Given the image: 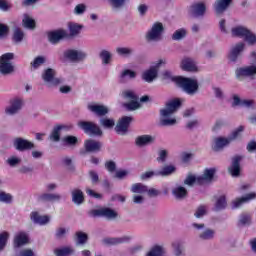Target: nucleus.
I'll return each mask as SVG.
<instances>
[{"label":"nucleus","mask_w":256,"mask_h":256,"mask_svg":"<svg viewBox=\"0 0 256 256\" xmlns=\"http://www.w3.org/2000/svg\"><path fill=\"white\" fill-rule=\"evenodd\" d=\"M181 107L179 98L168 101L164 108L160 110V125L162 127H171L177 124V118L173 114Z\"/></svg>","instance_id":"f257e3e1"},{"label":"nucleus","mask_w":256,"mask_h":256,"mask_svg":"<svg viewBox=\"0 0 256 256\" xmlns=\"http://www.w3.org/2000/svg\"><path fill=\"white\" fill-rule=\"evenodd\" d=\"M76 237L78 245H85V243H87V239H89L87 233L84 232H77Z\"/></svg>","instance_id":"052dcab7"},{"label":"nucleus","mask_w":256,"mask_h":256,"mask_svg":"<svg viewBox=\"0 0 256 256\" xmlns=\"http://www.w3.org/2000/svg\"><path fill=\"white\" fill-rule=\"evenodd\" d=\"M135 143L138 147H145L151 145V143H155V137L151 135H141L136 138Z\"/></svg>","instance_id":"2f4dec72"},{"label":"nucleus","mask_w":256,"mask_h":256,"mask_svg":"<svg viewBox=\"0 0 256 256\" xmlns=\"http://www.w3.org/2000/svg\"><path fill=\"white\" fill-rule=\"evenodd\" d=\"M122 96L127 101H130L129 103L125 104V107L128 109V111H135L136 109H139L141 105L139 104V98L137 97V94L131 90H125L122 92Z\"/></svg>","instance_id":"ddd939ff"},{"label":"nucleus","mask_w":256,"mask_h":256,"mask_svg":"<svg viewBox=\"0 0 256 256\" xmlns=\"http://www.w3.org/2000/svg\"><path fill=\"white\" fill-rule=\"evenodd\" d=\"M30 219L36 225H47L51 219L47 215H41L37 211H33L30 213Z\"/></svg>","instance_id":"393cba45"},{"label":"nucleus","mask_w":256,"mask_h":256,"mask_svg":"<svg viewBox=\"0 0 256 256\" xmlns=\"http://www.w3.org/2000/svg\"><path fill=\"white\" fill-rule=\"evenodd\" d=\"M63 130L62 125L55 126L49 136L50 141L54 143H59L61 141V131Z\"/></svg>","instance_id":"4c0bfd02"},{"label":"nucleus","mask_w":256,"mask_h":256,"mask_svg":"<svg viewBox=\"0 0 256 256\" xmlns=\"http://www.w3.org/2000/svg\"><path fill=\"white\" fill-rule=\"evenodd\" d=\"M197 179H199V176L189 175L184 180V185H188L189 187H191L192 185H195V183H197Z\"/></svg>","instance_id":"338daca9"},{"label":"nucleus","mask_w":256,"mask_h":256,"mask_svg":"<svg viewBox=\"0 0 256 256\" xmlns=\"http://www.w3.org/2000/svg\"><path fill=\"white\" fill-rule=\"evenodd\" d=\"M72 201L73 203H75V205H82V203L85 201L83 191H81L80 189L72 190Z\"/></svg>","instance_id":"e433bc0d"},{"label":"nucleus","mask_w":256,"mask_h":256,"mask_svg":"<svg viewBox=\"0 0 256 256\" xmlns=\"http://www.w3.org/2000/svg\"><path fill=\"white\" fill-rule=\"evenodd\" d=\"M68 29L72 37H77V35L81 33V30L83 29V25L77 24L75 22H69Z\"/></svg>","instance_id":"a19ab883"},{"label":"nucleus","mask_w":256,"mask_h":256,"mask_svg":"<svg viewBox=\"0 0 256 256\" xmlns=\"http://www.w3.org/2000/svg\"><path fill=\"white\" fill-rule=\"evenodd\" d=\"M227 208V198L225 195H220L215 198L214 211H223Z\"/></svg>","instance_id":"f704fd0d"},{"label":"nucleus","mask_w":256,"mask_h":256,"mask_svg":"<svg viewBox=\"0 0 256 256\" xmlns=\"http://www.w3.org/2000/svg\"><path fill=\"white\" fill-rule=\"evenodd\" d=\"M241 161H243V156H234L232 158V164L228 168V171L232 177H239L241 173Z\"/></svg>","instance_id":"aec40b11"},{"label":"nucleus","mask_w":256,"mask_h":256,"mask_svg":"<svg viewBox=\"0 0 256 256\" xmlns=\"http://www.w3.org/2000/svg\"><path fill=\"white\" fill-rule=\"evenodd\" d=\"M131 121H133V117L131 116L122 117L115 127L116 133H118V135H125L129 130V125H131Z\"/></svg>","instance_id":"f3484780"},{"label":"nucleus","mask_w":256,"mask_h":256,"mask_svg":"<svg viewBox=\"0 0 256 256\" xmlns=\"http://www.w3.org/2000/svg\"><path fill=\"white\" fill-rule=\"evenodd\" d=\"M112 57L113 54H111V52H109L108 50H102L100 52V59L103 65H109V63H111Z\"/></svg>","instance_id":"49530a36"},{"label":"nucleus","mask_w":256,"mask_h":256,"mask_svg":"<svg viewBox=\"0 0 256 256\" xmlns=\"http://www.w3.org/2000/svg\"><path fill=\"white\" fill-rule=\"evenodd\" d=\"M64 57L71 63H81L87 59V52L79 49H68L64 52Z\"/></svg>","instance_id":"f8f14e48"},{"label":"nucleus","mask_w":256,"mask_h":256,"mask_svg":"<svg viewBox=\"0 0 256 256\" xmlns=\"http://www.w3.org/2000/svg\"><path fill=\"white\" fill-rule=\"evenodd\" d=\"M71 253H73V249L71 247L55 250L56 256H67V255H71Z\"/></svg>","instance_id":"680f3d73"},{"label":"nucleus","mask_w":256,"mask_h":256,"mask_svg":"<svg viewBox=\"0 0 256 256\" xmlns=\"http://www.w3.org/2000/svg\"><path fill=\"white\" fill-rule=\"evenodd\" d=\"M246 43H248V45H256V33L252 32L251 30H248V32H246V36L244 37Z\"/></svg>","instance_id":"864d4df0"},{"label":"nucleus","mask_w":256,"mask_h":256,"mask_svg":"<svg viewBox=\"0 0 256 256\" xmlns=\"http://www.w3.org/2000/svg\"><path fill=\"white\" fill-rule=\"evenodd\" d=\"M137 77V72L129 69H124L120 74V79L124 81L125 79H135Z\"/></svg>","instance_id":"3c124183"},{"label":"nucleus","mask_w":256,"mask_h":256,"mask_svg":"<svg viewBox=\"0 0 256 256\" xmlns=\"http://www.w3.org/2000/svg\"><path fill=\"white\" fill-rule=\"evenodd\" d=\"M164 65H167V59L162 58L158 61L154 62L152 66L143 72L142 79L146 81V83H153L155 79H157V73L159 71L160 67H164Z\"/></svg>","instance_id":"39448f33"},{"label":"nucleus","mask_w":256,"mask_h":256,"mask_svg":"<svg viewBox=\"0 0 256 256\" xmlns=\"http://www.w3.org/2000/svg\"><path fill=\"white\" fill-rule=\"evenodd\" d=\"M88 109L91 111V113H94V115H97L98 117H103L109 113V108L101 104H89Z\"/></svg>","instance_id":"b1692460"},{"label":"nucleus","mask_w":256,"mask_h":256,"mask_svg":"<svg viewBox=\"0 0 256 256\" xmlns=\"http://www.w3.org/2000/svg\"><path fill=\"white\" fill-rule=\"evenodd\" d=\"M177 171V168L173 165L164 166L161 170H158V177H169Z\"/></svg>","instance_id":"ea45409f"},{"label":"nucleus","mask_w":256,"mask_h":256,"mask_svg":"<svg viewBox=\"0 0 256 256\" xmlns=\"http://www.w3.org/2000/svg\"><path fill=\"white\" fill-rule=\"evenodd\" d=\"M186 36L187 30L185 28H180L173 33L172 39L173 41H181V39H185Z\"/></svg>","instance_id":"09e8293b"},{"label":"nucleus","mask_w":256,"mask_h":256,"mask_svg":"<svg viewBox=\"0 0 256 256\" xmlns=\"http://www.w3.org/2000/svg\"><path fill=\"white\" fill-rule=\"evenodd\" d=\"M192 228L197 231L200 241H213L215 239V229L207 228L203 223H192Z\"/></svg>","instance_id":"0eeeda50"},{"label":"nucleus","mask_w":256,"mask_h":256,"mask_svg":"<svg viewBox=\"0 0 256 256\" xmlns=\"http://www.w3.org/2000/svg\"><path fill=\"white\" fill-rule=\"evenodd\" d=\"M23 37H25V33H23L21 29L15 28L13 34L15 43H21V41H23Z\"/></svg>","instance_id":"4d7b16f0"},{"label":"nucleus","mask_w":256,"mask_h":256,"mask_svg":"<svg viewBox=\"0 0 256 256\" xmlns=\"http://www.w3.org/2000/svg\"><path fill=\"white\" fill-rule=\"evenodd\" d=\"M91 217H106V219H117V212L111 208H101L90 211Z\"/></svg>","instance_id":"2eb2a0df"},{"label":"nucleus","mask_w":256,"mask_h":256,"mask_svg":"<svg viewBox=\"0 0 256 256\" xmlns=\"http://www.w3.org/2000/svg\"><path fill=\"white\" fill-rule=\"evenodd\" d=\"M85 150L88 153H97L101 151V147H103V144L97 140H86L84 143Z\"/></svg>","instance_id":"bb28decb"},{"label":"nucleus","mask_w":256,"mask_h":256,"mask_svg":"<svg viewBox=\"0 0 256 256\" xmlns=\"http://www.w3.org/2000/svg\"><path fill=\"white\" fill-rule=\"evenodd\" d=\"M245 131L243 126H239L236 130L232 132V134L228 138L218 137L214 139V143L212 145L213 151H221L224 147H227L231 141H235V139H239L241 134Z\"/></svg>","instance_id":"7ed1b4c3"},{"label":"nucleus","mask_w":256,"mask_h":256,"mask_svg":"<svg viewBox=\"0 0 256 256\" xmlns=\"http://www.w3.org/2000/svg\"><path fill=\"white\" fill-rule=\"evenodd\" d=\"M100 125L101 127H104V129H113V127H115V120L104 117L100 119Z\"/></svg>","instance_id":"de8ad7c7"},{"label":"nucleus","mask_w":256,"mask_h":256,"mask_svg":"<svg viewBox=\"0 0 256 256\" xmlns=\"http://www.w3.org/2000/svg\"><path fill=\"white\" fill-rule=\"evenodd\" d=\"M109 3L112 9L117 11V9H121L125 5V0H109Z\"/></svg>","instance_id":"e2e57ef3"},{"label":"nucleus","mask_w":256,"mask_h":256,"mask_svg":"<svg viewBox=\"0 0 256 256\" xmlns=\"http://www.w3.org/2000/svg\"><path fill=\"white\" fill-rule=\"evenodd\" d=\"M68 37L67 30L58 29L48 33V41L52 43V45H57L59 41Z\"/></svg>","instance_id":"6ab92c4d"},{"label":"nucleus","mask_w":256,"mask_h":256,"mask_svg":"<svg viewBox=\"0 0 256 256\" xmlns=\"http://www.w3.org/2000/svg\"><path fill=\"white\" fill-rule=\"evenodd\" d=\"M233 0H216L214 3V10L217 15H221V13H225L227 9L231 6Z\"/></svg>","instance_id":"cd10ccee"},{"label":"nucleus","mask_w":256,"mask_h":256,"mask_svg":"<svg viewBox=\"0 0 256 256\" xmlns=\"http://www.w3.org/2000/svg\"><path fill=\"white\" fill-rule=\"evenodd\" d=\"M13 145L17 151H29L35 149V144L33 142L21 137L15 138L13 140Z\"/></svg>","instance_id":"a211bd4d"},{"label":"nucleus","mask_w":256,"mask_h":256,"mask_svg":"<svg viewBox=\"0 0 256 256\" xmlns=\"http://www.w3.org/2000/svg\"><path fill=\"white\" fill-rule=\"evenodd\" d=\"M61 195L57 193H43L38 197V201H59Z\"/></svg>","instance_id":"58836bf2"},{"label":"nucleus","mask_w":256,"mask_h":256,"mask_svg":"<svg viewBox=\"0 0 256 256\" xmlns=\"http://www.w3.org/2000/svg\"><path fill=\"white\" fill-rule=\"evenodd\" d=\"M29 243V236L25 232H18L14 237V247H22Z\"/></svg>","instance_id":"473e14b6"},{"label":"nucleus","mask_w":256,"mask_h":256,"mask_svg":"<svg viewBox=\"0 0 256 256\" xmlns=\"http://www.w3.org/2000/svg\"><path fill=\"white\" fill-rule=\"evenodd\" d=\"M253 199H256L255 192L246 194L245 196H243L241 198L235 199L232 202V207H233V209H239V207H241V205H243L244 203H249V201H253Z\"/></svg>","instance_id":"c756f323"},{"label":"nucleus","mask_w":256,"mask_h":256,"mask_svg":"<svg viewBox=\"0 0 256 256\" xmlns=\"http://www.w3.org/2000/svg\"><path fill=\"white\" fill-rule=\"evenodd\" d=\"M77 137L75 136H65L62 138L61 143L64 145V147H74V145H77Z\"/></svg>","instance_id":"a18cd8bd"},{"label":"nucleus","mask_w":256,"mask_h":256,"mask_svg":"<svg viewBox=\"0 0 256 256\" xmlns=\"http://www.w3.org/2000/svg\"><path fill=\"white\" fill-rule=\"evenodd\" d=\"M22 23L26 29H35V19L29 14H24Z\"/></svg>","instance_id":"37998d69"},{"label":"nucleus","mask_w":256,"mask_h":256,"mask_svg":"<svg viewBox=\"0 0 256 256\" xmlns=\"http://www.w3.org/2000/svg\"><path fill=\"white\" fill-rule=\"evenodd\" d=\"M180 67L183 71H188L190 73H197V71H199L197 62L192 58H183Z\"/></svg>","instance_id":"4be33fe9"},{"label":"nucleus","mask_w":256,"mask_h":256,"mask_svg":"<svg viewBox=\"0 0 256 256\" xmlns=\"http://www.w3.org/2000/svg\"><path fill=\"white\" fill-rule=\"evenodd\" d=\"M235 75L237 79H246L247 77L253 79L256 75V65L252 64L249 66L239 67L236 69Z\"/></svg>","instance_id":"4468645a"},{"label":"nucleus","mask_w":256,"mask_h":256,"mask_svg":"<svg viewBox=\"0 0 256 256\" xmlns=\"http://www.w3.org/2000/svg\"><path fill=\"white\" fill-rule=\"evenodd\" d=\"M132 193H147V186L142 183L133 184L131 187Z\"/></svg>","instance_id":"603ef678"},{"label":"nucleus","mask_w":256,"mask_h":256,"mask_svg":"<svg viewBox=\"0 0 256 256\" xmlns=\"http://www.w3.org/2000/svg\"><path fill=\"white\" fill-rule=\"evenodd\" d=\"M153 177H159L158 170L156 171H146L140 175L142 181H147V179H153Z\"/></svg>","instance_id":"5fc2aeb1"},{"label":"nucleus","mask_w":256,"mask_h":256,"mask_svg":"<svg viewBox=\"0 0 256 256\" xmlns=\"http://www.w3.org/2000/svg\"><path fill=\"white\" fill-rule=\"evenodd\" d=\"M9 240V232L0 233V251H3L7 246V241Z\"/></svg>","instance_id":"6e6d98bb"},{"label":"nucleus","mask_w":256,"mask_h":256,"mask_svg":"<svg viewBox=\"0 0 256 256\" xmlns=\"http://www.w3.org/2000/svg\"><path fill=\"white\" fill-rule=\"evenodd\" d=\"M239 223L241 225H251V214L240 215Z\"/></svg>","instance_id":"0e129e2a"},{"label":"nucleus","mask_w":256,"mask_h":256,"mask_svg":"<svg viewBox=\"0 0 256 256\" xmlns=\"http://www.w3.org/2000/svg\"><path fill=\"white\" fill-rule=\"evenodd\" d=\"M133 48L131 47H117L116 48V53L119 55V57H131L133 55Z\"/></svg>","instance_id":"79ce46f5"},{"label":"nucleus","mask_w":256,"mask_h":256,"mask_svg":"<svg viewBox=\"0 0 256 256\" xmlns=\"http://www.w3.org/2000/svg\"><path fill=\"white\" fill-rule=\"evenodd\" d=\"M13 59H15V54L13 53H5L0 57V73L2 75H11L15 71Z\"/></svg>","instance_id":"423d86ee"},{"label":"nucleus","mask_w":256,"mask_h":256,"mask_svg":"<svg viewBox=\"0 0 256 256\" xmlns=\"http://www.w3.org/2000/svg\"><path fill=\"white\" fill-rule=\"evenodd\" d=\"M172 195L177 201H183V199H187V195H189V192L187 191V188H185V186L176 184L172 188Z\"/></svg>","instance_id":"5701e85b"},{"label":"nucleus","mask_w":256,"mask_h":256,"mask_svg":"<svg viewBox=\"0 0 256 256\" xmlns=\"http://www.w3.org/2000/svg\"><path fill=\"white\" fill-rule=\"evenodd\" d=\"M86 12H87V4L85 3L77 4L73 9V14L77 16L85 15Z\"/></svg>","instance_id":"8fccbe9b"},{"label":"nucleus","mask_w":256,"mask_h":256,"mask_svg":"<svg viewBox=\"0 0 256 256\" xmlns=\"http://www.w3.org/2000/svg\"><path fill=\"white\" fill-rule=\"evenodd\" d=\"M232 105L233 107L240 106V107L251 108V107H255V102H253L252 100H241V98H239L237 95H233Z\"/></svg>","instance_id":"7c9ffc66"},{"label":"nucleus","mask_w":256,"mask_h":256,"mask_svg":"<svg viewBox=\"0 0 256 256\" xmlns=\"http://www.w3.org/2000/svg\"><path fill=\"white\" fill-rule=\"evenodd\" d=\"M23 107V100L14 98L10 100V104L5 108L6 115H17Z\"/></svg>","instance_id":"dca6fc26"},{"label":"nucleus","mask_w":256,"mask_h":256,"mask_svg":"<svg viewBox=\"0 0 256 256\" xmlns=\"http://www.w3.org/2000/svg\"><path fill=\"white\" fill-rule=\"evenodd\" d=\"M137 9L140 17H145L147 15V12L149 11V5L139 4Z\"/></svg>","instance_id":"69168bd1"},{"label":"nucleus","mask_w":256,"mask_h":256,"mask_svg":"<svg viewBox=\"0 0 256 256\" xmlns=\"http://www.w3.org/2000/svg\"><path fill=\"white\" fill-rule=\"evenodd\" d=\"M133 239L132 236L125 235L116 238H105L103 240L104 245H121L122 243H129Z\"/></svg>","instance_id":"a878e982"},{"label":"nucleus","mask_w":256,"mask_h":256,"mask_svg":"<svg viewBox=\"0 0 256 256\" xmlns=\"http://www.w3.org/2000/svg\"><path fill=\"white\" fill-rule=\"evenodd\" d=\"M246 49L247 44H245V42H237L236 44L232 45L227 55L228 61L230 63H237L241 55L245 53Z\"/></svg>","instance_id":"6e6552de"},{"label":"nucleus","mask_w":256,"mask_h":256,"mask_svg":"<svg viewBox=\"0 0 256 256\" xmlns=\"http://www.w3.org/2000/svg\"><path fill=\"white\" fill-rule=\"evenodd\" d=\"M206 11H207V6L203 2L195 3L190 8V13L194 17H203Z\"/></svg>","instance_id":"c85d7f7f"},{"label":"nucleus","mask_w":256,"mask_h":256,"mask_svg":"<svg viewBox=\"0 0 256 256\" xmlns=\"http://www.w3.org/2000/svg\"><path fill=\"white\" fill-rule=\"evenodd\" d=\"M219 27L222 33H230L231 37H238V39H245L249 29L243 25L233 26L229 29V24L225 19L220 20Z\"/></svg>","instance_id":"20e7f679"},{"label":"nucleus","mask_w":256,"mask_h":256,"mask_svg":"<svg viewBox=\"0 0 256 256\" xmlns=\"http://www.w3.org/2000/svg\"><path fill=\"white\" fill-rule=\"evenodd\" d=\"M78 127L83 129L84 133L87 135H95L96 137H101V135H103V131L99 125L95 124V122L80 121L78 122Z\"/></svg>","instance_id":"9b49d317"},{"label":"nucleus","mask_w":256,"mask_h":256,"mask_svg":"<svg viewBox=\"0 0 256 256\" xmlns=\"http://www.w3.org/2000/svg\"><path fill=\"white\" fill-rule=\"evenodd\" d=\"M205 215H207V206L203 205L199 206L194 213L196 219H201L202 217H205Z\"/></svg>","instance_id":"13d9d810"},{"label":"nucleus","mask_w":256,"mask_h":256,"mask_svg":"<svg viewBox=\"0 0 256 256\" xmlns=\"http://www.w3.org/2000/svg\"><path fill=\"white\" fill-rule=\"evenodd\" d=\"M172 249L175 256H185V244L181 240L172 242Z\"/></svg>","instance_id":"72a5a7b5"},{"label":"nucleus","mask_w":256,"mask_h":256,"mask_svg":"<svg viewBox=\"0 0 256 256\" xmlns=\"http://www.w3.org/2000/svg\"><path fill=\"white\" fill-rule=\"evenodd\" d=\"M56 75L57 71H55V69L47 68L42 72V81H44L48 87H57V85H61V83H63V80L61 78H57Z\"/></svg>","instance_id":"9d476101"},{"label":"nucleus","mask_w":256,"mask_h":256,"mask_svg":"<svg viewBox=\"0 0 256 256\" xmlns=\"http://www.w3.org/2000/svg\"><path fill=\"white\" fill-rule=\"evenodd\" d=\"M68 232H69V230H67V228H58L56 230V234H55L56 238L63 239L67 235Z\"/></svg>","instance_id":"774afa93"},{"label":"nucleus","mask_w":256,"mask_h":256,"mask_svg":"<svg viewBox=\"0 0 256 256\" xmlns=\"http://www.w3.org/2000/svg\"><path fill=\"white\" fill-rule=\"evenodd\" d=\"M0 202L1 203H12L13 202V195L0 191Z\"/></svg>","instance_id":"bf43d9fd"},{"label":"nucleus","mask_w":256,"mask_h":256,"mask_svg":"<svg viewBox=\"0 0 256 256\" xmlns=\"http://www.w3.org/2000/svg\"><path fill=\"white\" fill-rule=\"evenodd\" d=\"M215 173H217V169L215 168L205 169L203 175L198 176L197 184L205 185V183H211L213 177H215Z\"/></svg>","instance_id":"412c9836"},{"label":"nucleus","mask_w":256,"mask_h":256,"mask_svg":"<svg viewBox=\"0 0 256 256\" xmlns=\"http://www.w3.org/2000/svg\"><path fill=\"white\" fill-rule=\"evenodd\" d=\"M47 63V57L45 56H37L30 63L31 71H37V69L41 68L42 65Z\"/></svg>","instance_id":"c9c22d12"},{"label":"nucleus","mask_w":256,"mask_h":256,"mask_svg":"<svg viewBox=\"0 0 256 256\" xmlns=\"http://www.w3.org/2000/svg\"><path fill=\"white\" fill-rule=\"evenodd\" d=\"M163 31L164 28L161 22L154 23L151 29L146 33V41H148V43H157L161 41Z\"/></svg>","instance_id":"1a4fd4ad"},{"label":"nucleus","mask_w":256,"mask_h":256,"mask_svg":"<svg viewBox=\"0 0 256 256\" xmlns=\"http://www.w3.org/2000/svg\"><path fill=\"white\" fill-rule=\"evenodd\" d=\"M163 253H165V248H163V246L154 245L147 252L146 256H163Z\"/></svg>","instance_id":"c03bdc74"},{"label":"nucleus","mask_w":256,"mask_h":256,"mask_svg":"<svg viewBox=\"0 0 256 256\" xmlns=\"http://www.w3.org/2000/svg\"><path fill=\"white\" fill-rule=\"evenodd\" d=\"M174 80L186 95L195 97L199 93V80L197 78L178 77L174 78Z\"/></svg>","instance_id":"f03ea898"}]
</instances>
